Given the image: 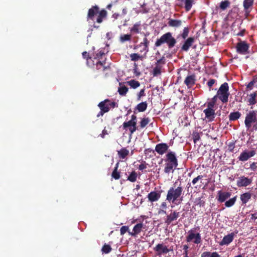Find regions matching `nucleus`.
Listing matches in <instances>:
<instances>
[{
  "label": "nucleus",
  "mask_w": 257,
  "mask_h": 257,
  "mask_svg": "<svg viewBox=\"0 0 257 257\" xmlns=\"http://www.w3.org/2000/svg\"><path fill=\"white\" fill-rule=\"evenodd\" d=\"M115 106L114 102H111L108 99L100 102L98 104L101 111V114L103 115L104 113L108 112L110 108H114Z\"/></svg>",
  "instance_id": "nucleus-8"
},
{
  "label": "nucleus",
  "mask_w": 257,
  "mask_h": 257,
  "mask_svg": "<svg viewBox=\"0 0 257 257\" xmlns=\"http://www.w3.org/2000/svg\"><path fill=\"white\" fill-rule=\"evenodd\" d=\"M102 66V63L100 62H99L98 63H97L96 64V67L98 69H100V66Z\"/></svg>",
  "instance_id": "nucleus-63"
},
{
  "label": "nucleus",
  "mask_w": 257,
  "mask_h": 257,
  "mask_svg": "<svg viewBox=\"0 0 257 257\" xmlns=\"http://www.w3.org/2000/svg\"><path fill=\"white\" fill-rule=\"evenodd\" d=\"M251 197V194L249 192H245L240 195V198L242 204H246Z\"/></svg>",
  "instance_id": "nucleus-25"
},
{
  "label": "nucleus",
  "mask_w": 257,
  "mask_h": 257,
  "mask_svg": "<svg viewBox=\"0 0 257 257\" xmlns=\"http://www.w3.org/2000/svg\"><path fill=\"white\" fill-rule=\"evenodd\" d=\"M102 19H103V18H102L101 17H100L99 16H98L97 19H96V22L98 23H100L102 22Z\"/></svg>",
  "instance_id": "nucleus-62"
},
{
  "label": "nucleus",
  "mask_w": 257,
  "mask_h": 257,
  "mask_svg": "<svg viewBox=\"0 0 257 257\" xmlns=\"http://www.w3.org/2000/svg\"><path fill=\"white\" fill-rule=\"evenodd\" d=\"M194 4V0H185L184 2L185 9L186 11H189L191 9L193 4Z\"/></svg>",
  "instance_id": "nucleus-33"
},
{
  "label": "nucleus",
  "mask_w": 257,
  "mask_h": 257,
  "mask_svg": "<svg viewBox=\"0 0 257 257\" xmlns=\"http://www.w3.org/2000/svg\"><path fill=\"white\" fill-rule=\"evenodd\" d=\"M108 132L107 131V130H106L105 129H104L102 132V133L100 135V136H101V137H102V138H104L105 136L106 135H108Z\"/></svg>",
  "instance_id": "nucleus-56"
},
{
  "label": "nucleus",
  "mask_w": 257,
  "mask_h": 257,
  "mask_svg": "<svg viewBox=\"0 0 257 257\" xmlns=\"http://www.w3.org/2000/svg\"><path fill=\"white\" fill-rule=\"evenodd\" d=\"M255 154V151L254 150L250 151L245 150L240 154L238 159L240 161L244 162L248 160L251 157L254 156Z\"/></svg>",
  "instance_id": "nucleus-11"
},
{
  "label": "nucleus",
  "mask_w": 257,
  "mask_h": 257,
  "mask_svg": "<svg viewBox=\"0 0 257 257\" xmlns=\"http://www.w3.org/2000/svg\"><path fill=\"white\" fill-rule=\"evenodd\" d=\"M137 116L133 114L131 116V119L128 121H125L122 124L123 129L128 130L130 135L133 134L137 130Z\"/></svg>",
  "instance_id": "nucleus-6"
},
{
  "label": "nucleus",
  "mask_w": 257,
  "mask_h": 257,
  "mask_svg": "<svg viewBox=\"0 0 257 257\" xmlns=\"http://www.w3.org/2000/svg\"><path fill=\"white\" fill-rule=\"evenodd\" d=\"M162 61V59L157 61L156 66L153 70V74L154 76H156L161 74L162 68V65L161 64Z\"/></svg>",
  "instance_id": "nucleus-21"
},
{
  "label": "nucleus",
  "mask_w": 257,
  "mask_h": 257,
  "mask_svg": "<svg viewBox=\"0 0 257 257\" xmlns=\"http://www.w3.org/2000/svg\"><path fill=\"white\" fill-rule=\"evenodd\" d=\"M230 5V3L228 1L221 2L220 4V8L222 10H225Z\"/></svg>",
  "instance_id": "nucleus-41"
},
{
  "label": "nucleus",
  "mask_w": 257,
  "mask_h": 257,
  "mask_svg": "<svg viewBox=\"0 0 257 257\" xmlns=\"http://www.w3.org/2000/svg\"><path fill=\"white\" fill-rule=\"evenodd\" d=\"M249 45L245 41H240L236 46V52L240 54L245 55L248 53Z\"/></svg>",
  "instance_id": "nucleus-9"
},
{
  "label": "nucleus",
  "mask_w": 257,
  "mask_h": 257,
  "mask_svg": "<svg viewBox=\"0 0 257 257\" xmlns=\"http://www.w3.org/2000/svg\"><path fill=\"white\" fill-rule=\"evenodd\" d=\"M168 148L169 146L167 144L160 143L156 146L155 151L158 154L163 155L167 152Z\"/></svg>",
  "instance_id": "nucleus-13"
},
{
  "label": "nucleus",
  "mask_w": 257,
  "mask_h": 257,
  "mask_svg": "<svg viewBox=\"0 0 257 257\" xmlns=\"http://www.w3.org/2000/svg\"><path fill=\"white\" fill-rule=\"evenodd\" d=\"M241 116V113L238 111L231 112L229 115V120L234 121L238 119Z\"/></svg>",
  "instance_id": "nucleus-29"
},
{
  "label": "nucleus",
  "mask_w": 257,
  "mask_h": 257,
  "mask_svg": "<svg viewBox=\"0 0 257 257\" xmlns=\"http://www.w3.org/2000/svg\"><path fill=\"white\" fill-rule=\"evenodd\" d=\"M164 161L165 162L164 172L166 174L173 173L178 165L175 153L172 151L168 152Z\"/></svg>",
  "instance_id": "nucleus-2"
},
{
  "label": "nucleus",
  "mask_w": 257,
  "mask_h": 257,
  "mask_svg": "<svg viewBox=\"0 0 257 257\" xmlns=\"http://www.w3.org/2000/svg\"><path fill=\"white\" fill-rule=\"evenodd\" d=\"M236 199H237V196H235L234 197L230 199L228 201H226L225 202V206L227 207H231L232 206H233L235 202H236Z\"/></svg>",
  "instance_id": "nucleus-34"
},
{
  "label": "nucleus",
  "mask_w": 257,
  "mask_h": 257,
  "mask_svg": "<svg viewBox=\"0 0 257 257\" xmlns=\"http://www.w3.org/2000/svg\"><path fill=\"white\" fill-rule=\"evenodd\" d=\"M234 235V233H231L224 236L222 240L219 243V244L221 246L228 245L233 241Z\"/></svg>",
  "instance_id": "nucleus-14"
},
{
  "label": "nucleus",
  "mask_w": 257,
  "mask_h": 257,
  "mask_svg": "<svg viewBox=\"0 0 257 257\" xmlns=\"http://www.w3.org/2000/svg\"><path fill=\"white\" fill-rule=\"evenodd\" d=\"M158 213L159 214H166V210L165 209H161L160 208L159 211H158Z\"/></svg>",
  "instance_id": "nucleus-59"
},
{
  "label": "nucleus",
  "mask_w": 257,
  "mask_h": 257,
  "mask_svg": "<svg viewBox=\"0 0 257 257\" xmlns=\"http://www.w3.org/2000/svg\"><path fill=\"white\" fill-rule=\"evenodd\" d=\"M188 246L187 245H184L183 246V249L184 250L183 254L185 257H189L188 255Z\"/></svg>",
  "instance_id": "nucleus-53"
},
{
  "label": "nucleus",
  "mask_w": 257,
  "mask_h": 257,
  "mask_svg": "<svg viewBox=\"0 0 257 257\" xmlns=\"http://www.w3.org/2000/svg\"><path fill=\"white\" fill-rule=\"evenodd\" d=\"M200 136L198 133H194L193 134V139L194 142L196 143L198 141L200 140Z\"/></svg>",
  "instance_id": "nucleus-46"
},
{
  "label": "nucleus",
  "mask_w": 257,
  "mask_h": 257,
  "mask_svg": "<svg viewBox=\"0 0 257 257\" xmlns=\"http://www.w3.org/2000/svg\"><path fill=\"white\" fill-rule=\"evenodd\" d=\"M203 112L205 114V118L208 121H212L215 117V109H205Z\"/></svg>",
  "instance_id": "nucleus-17"
},
{
  "label": "nucleus",
  "mask_w": 257,
  "mask_h": 257,
  "mask_svg": "<svg viewBox=\"0 0 257 257\" xmlns=\"http://www.w3.org/2000/svg\"><path fill=\"white\" fill-rule=\"evenodd\" d=\"M253 3V0H244L243 2V7L245 11V13L247 14H249V11H248V9L251 7Z\"/></svg>",
  "instance_id": "nucleus-28"
},
{
  "label": "nucleus",
  "mask_w": 257,
  "mask_h": 257,
  "mask_svg": "<svg viewBox=\"0 0 257 257\" xmlns=\"http://www.w3.org/2000/svg\"><path fill=\"white\" fill-rule=\"evenodd\" d=\"M127 231H128V227L126 226H123L120 228V232L121 235H123L124 233H125Z\"/></svg>",
  "instance_id": "nucleus-45"
},
{
  "label": "nucleus",
  "mask_w": 257,
  "mask_h": 257,
  "mask_svg": "<svg viewBox=\"0 0 257 257\" xmlns=\"http://www.w3.org/2000/svg\"><path fill=\"white\" fill-rule=\"evenodd\" d=\"M160 197V193L157 191H152L148 195L149 201L152 202L158 201Z\"/></svg>",
  "instance_id": "nucleus-19"
},
{
  "label": "nucleus",
  "mask_w": 257,
  "mask_h": 257,
  "mask_svg": "<svg viewBox=\"0 0 257 257\" xmlns=\"http://www.w3.org/2000/svg\"><path fill=\"white\" fill-rule=\"evenodd\" d=\"M131 39V35L129 34L122 35L120 36L119 40L121 43L125 41H130Z\"/></svg>",
  "instance_id": "nucleus-37"
},
{
  "label": "nucleus",
  "mask_w": 257,
  "mask_h": 257,
  "mask_svg": "<svg viewBox=\"0 0 257 257\" xmlns=\"http://www.w3.org/2000/svg\"><path fill=\"white\" fill-rule=\"evenodd\" d=\"M218 98L222 103H226L228 100V97L230 95L229 92L228 84L224 82L221 85L217 92Z\"/></svg>",
  "instance_id": "nucleus-5"
},
{
  "label": "nucleus",
  "mask_w": 257,
  "mask_h": 257,
  "mask_svg": "<svg viewBox=\"0 0 257 257\" xmlns=\"http://www.w3.org/2000/svg\"><path fill=\"white\" fill-rule=\"evenodd\" d=\"M244 123L247 129L250 128L252 125L255 130L257 129V111H249L246 115Z\"/></svg>",
  "instance_id": "nucleus-4"
},
{
  "label": "nucleus",
  "mask_w": 257,
  "mask_h": 257,
  "mask_svg": "<svg viewBox=\"0 0 257 257\" xmlns=\"http://www.w3.org/2000/svg\"><path fill=\"white\" fill-rule=\"evenodd\" d=\"M149 42L147 38H145L143 39V41L141 42L137 47H142L143 46V49L141 50V52H145V53H147L149 51L148 49V45H149ZM136 48V47L135 48V49Z\"/></svg>",
  "instance_id": "nucleus-24"
},
{
  "label": "nucleus",
  "mask_w": 257,
  "mask_h": 257,
  "mask_svg": "<svg viewBox=\"0 0 257 257\" xmlns=\"http://www.w3.org/2000/svg\"><path fill=\"white\" fill-rule=\"evenodd\" d=\"M165 43L167 45L169 48H172L175 45L176 40L170 32H167L163 34L159 39H157L155 45L156 47H159Z\"/></svg>",
  "instance_id": "nucleus-3"
},
{
  "label": "nucleus",
  "mask_w": 257,
  "mask_h": 257,
  "mask_svg": "<svg viewBox=\"0 0 257 257\" xmlns=\"http://www.w3.org/2000/svg\"><path fill=\"white\" fill-rule=\"evenodd\" d=\"M82 55L84 58H86L88 55V54L86 52H84L82 53Z\"/></svg>",
  "instance_id": "nucleus-64"
},
{
  "label": "nucleus",
  "mask_w": 257,
  "mask_h": 257,
  "mask_svg": "<svg viewBox=\"0 0 257 257\" xmlns=\"http://www.w3.org/2000/svg\"><path fill=\"white\" fill-rule=\"evenodd\" d=\"M147 164L145 162H144L139 165L138 168L140 170L143 171L147 168Z\"/></svg>",
  "instance_id": "nucleus-49"
},
{
  "label": "nucleus",
  "mask_w": 257,
  "mask_h": 257,
  "mask_svg": "<svg viewBox=\"0 0 257 257\" xmlns=\"http://www.w3.org/2000/svg\"><path fill=\"white\" fill-rule=\"evenodd\" d=\"M252 182L251 179L246 177L244 176H240L237 180V185L239 187H246L250 185Z\"/></svg>",
  "instance_id": "nucleus-12"
},
{
  "label": "nucleus",
  "mask_w": 257,
  "mask_h": 257,
  "mask_svg": "<svg viewBox=\"0 0 257 257\" xmlns=\"http://www.w3.org/2000/svg\"><path fill=\"white\" fill-rule=\"evenodd\" d=\"M217 98H218L217 94L215 95L210 101L213 102L215 104Z\"/></svg>",
  "instance_id": "nucleus-60"
},
{
  "label": "nucleus",
  "mask_w": 257,
  "mask_h": 257,
  "mask_svg": "<svg viewBox=\"0 0 257 257\" xmlns=\"http://www.w3.org/2000/svg\"><path fill=\"white\" fill-rule=\"evenodd\" d=\"M210 255H211L210 252L204 251L201 254V257H210Z\"/></svg>",
  "instance_id": "nucleus-55"
},
{
  "label": "nucleus",
  "mask_w": 257,
  "mask_h": 257,
  "mask_svg": "<svg viewBox=\"0 0 257 257\" xmlns=\"http://www.w3.org/2000/svg\"><path fill=\"white\" fill-rule=\"evenodd\" d=\"M195 78L194 75L188 76L185 79L184 83L188 88L191 87L195 83Z\"/></svg>",
  "instance_id": "nucleus-22"
},
{
  "label": "nucleus",
  "mask_w": 257,
  "mask_h": 257,
  "mask_svg": "<svg viewBox=\"0 0 257 257\" xmlns=\"http://www.w3.org/2000/svg\"><path fill=\"white\" fill-rule=\"evenodd\" d=\"M179 216V212L174 211L167 216L165 222L167 224H170L172 221L176 220Z\"/></svg>",
  "instance_id": "nucleus-18"
},
{
  "label": "nucleus",
  "mask_w": 257,
  "mask_h": 257,
  "mask_svg": "<svg viewBox=\"0 0 257 257\" xmlns=\"http://www.w3.org/2000/svg\"><path fill=\"white\" fill-rule=\"evenodd\" d=\"M167 207V203L165 202H163L161 203V206H160L161 209L166 210Z\"/></svg>",
  "instance_id": "nucleus-57"
},
{
  "label": "nucleus",
  "mask_w": 257,
  "mask_h": 257,
  "mask_svg": "<svg viewBox=\"0 0 257 257\" xmlns=\"http://www.w3.org/2000/svg\"><path fill=\"white\" fill-rule=\"evenodd\" d=\"M183 188L180 185L177 187H171L167 192L166 200L176 205L181 204L183 201L182 196Z\"/></svg>",
  "instance_id": "nucleus-1"
},
{
  "label": "nucleus",
  "mask_w": 257,
  "mask_h": 257,
  "mask_svg": "<svg viewBox=\"0 0 257 257\" xmlns=\"http://www.w3.org/2000/svg\"><path fill=\"white\" fill-rule=\"evenodd\" d=\"M203 178V176L202 175H199L197 177L194 178L192 181V183L193 185H195L197 183V182L200 180H201Z\"/></svg>",
  "instance_id": "nucleus-48"
},
{
  "label": "nucleus",
  "mask_w": 257,
  "mask_h": 257,
  "mask_svg": "<svg viewBox=\"0 0 257 257\" xmlns=\"http://www.w3.org/2000/svg\"><path fill=\"white\" fill-rule=\"evenodd\" d=\"M111 249H112V248H111L110 245H109L108 244H105L103 246L101 250L103 253H108L111 251Z\"/></svg>",
  "instance_id": "nucleus-42"
},
{
  "label": "nucleus",
  "mask_w": 257,
  "mask_h": 257,
  "mask_svg": "<svg viewBox=\"0 0 257 257\" xmlns=\"http://www.w3.org/2000/svg\"><path fill=\"white\" fill-rule=\"evenodd\" d=\"M186 240L187 242L199 244L201 242V235L199 233L197 232L195 229H192L188 231Z\"/></svg>",
  "instance_id": "nucleus-7"
},
{
  "label": "nucleus",
  "mask_w": 257,
  "mask_h": 257,
  "mask_svg": "<svg viewBox=\"0 0 257 257\" xmlns=\"http://www.w3.org/2000/svg\"><path fill=\"white\" fill-rule=\"evenodd\" d=\"M141 30V24L140 22L135 24L131 28L130 31L133 34H139Z\"/></svg>",
  "instance_id": "nucleus-27"
},
{
  "label": "nucleus",
  "mask_w": 257,
  "mask_h": 257,
  "mask_svg": "<svg viewBox=\"0 0 257 257\" xmlns=\"http://www.w3.org/2000/svg\"><path fill=\"white\" fill-rule=\"evenodd\" d=\"M128 150L125 149H122L120 151H118V155L119 158L121 159H124L128 155Z\"/></svg>",
  "instance_id": "nucleus-32"
},
{
  "label": "nucleus",
  "mask_w": 257,
  "mask_h": 257,
  "mask_svg": "<svg viewBox=\"0 0 257 257\" xmlns=\"http://www.w3.org/2000/svg\"><path fill=\"white\" fill-rule=\"evenodd\" d=\"M128 91L127 88L125 86H122L118 88V91L121 95H125Z\"/></svg>",
  "instance_id": "nucleus-40"
},
{
  "label": "nucleus",
  "mask_w": 257,
  "mask_h": 257,
  "mask_svg": "<svg viewBox=\"0 0 257 257\" xmlns=\"http://www.w3.org/2000/svg\"><path fill=\"white\" fill-rule=\"evenodd\" d=\"M215 81H216L215 80L213 79H210L208 81L207 84V86L209 87L210 89L213 86V85L215 83Z\"/></svg>",
  "instance_id": "nucleus-51"
},
{
  "label": "nucleus",
  "mask_w": 257,
  "mask_h": 257,
  "mask_svg": "<svg viewBox=\"0 0 257 257\" xmlns=\"http://www.w3.org/2000/svg\"><path fill=\"white\" fill-rule=\"evenodd\" d=\"M130 58L131 60L133 61H137L139 59L142 60L143 59V57L142 56H141L137 53H133L131 54Z\"/></svg>",
  "instance_id": "nucleus-36"
},
{
  "label": "nucleus",
  "mask_w": 257,
  "mask_h": 257,
  "mask_svg": "<svg viewBox=\"0 0 257 257\" xmlns=\"http://www.w3.org/2000/svg\"><path fill=\"white\" fill-rule=\"evenodd\" d=\"M147 108V103L146 102H142L140 103L136 106V109L139 112H143L146 110Z\"/></svg>",
  "instance_id": "nucleus-30"
},
{
  "label": "nucleus",
  "mask_w": 257,
  "mask_h": 257,
  "mask_svg": "<svg viewBox=\"0 0 257 257\" xmlns=\"http://www.w3.org/2000/svg\"><path fill=\"white\" fill-rule=\"evenodd\" d=\"M154 250L156 252V254L159 256L164 254H166L170 251L167 246L163 243L158 244L154 247Z\"/></svg>",
  "instance_id": "nucleus-10"
},
{
  "label": "nucleus",
  "mask_w": 257,
  "mask_h": 257,
  "mask_svg": "<svg viewBox=\"0 0 257 257\" xmlns=\"http://www.w3.org/2000/svg\"><path fill=\"white\" fill-rule=\"evenodd\" d=\"M128 83L131 87L135 89L138 87L140 85V82L135 80H131L128 82Z\"/></svg>",
  "instance_id": "nucleus-38"
},
{
  "label": "nucleus",
  "mask_w": 257,
  "mask_h": 257,
  "mask_svg": "<svg viewBox=\"0 0 257 257\" xmlns=\"http://www.w3.org/2000/svg\"><path fill=\"white\" fill-rule=\"evenodd\" d=\"M150 122V119L148 117H144L141 119L140 122V127L141 128L145 127Z\"/></svg>",
  "instance_id": "nucleus-39"
},
{
  "label": "nucleus",
  "mask_w": 257,
  "mask_h": 257,
  "mask_svg": "<svg viewBox=\"0 0 257 257\" xmlns=\"http://www.w3.org/2000/svg\"><path fill=\"white\" fill-rule=\"evenodd\" d=\"M145 90L144 89H142L140 90L139 94H138V99L139 100H140L141 99V98L142 96H145Z\"/></svg>",
  "instance_id": "nucleus-54"
},
{
  "label": "nucleus",
  "mask_w": 257,
  "mask_h": 257,
  "mask_svg": "<svg viewBox=\"0 0 257 257\" xmlns=\"http://www.w3.org/2000/svg\"><path fill=\"white\" fill-rule=\"evenodd\" d=\"M230 196L231 193L229 192L219 191L217 193V200L220 202H223L229 198Z\"/></svg>",
  "instance_id": "nucleus-15"
},
{
  "label": "nucleus",
  "mask_w": 257,
  "mask_h": 257,
  "mask_svg": "<svg viewBox=\"0 0 257 257\" xmlns=\"http://www.w3.org/2000/svg\"><path fill=\"white\" fill-rule=\"evenodd\" d=\"M117 167L115 168L114 170L113 171L112 173V176L115 179H118L120 178L119 173L117 171Z\"/></svg>",
  "instance_id": "nucleus-44"
},
{
  "label": "nucleus",
  "mask_w": 257,
  "mask_h": 257,
  "mask_svg": "<svg viewBox=\"0 0 257 257\" xmlns=\"http://www.w3.org/2000/svg\"><path fill=\"white\" fill-rule=\"evenodd\" d=\"M137 174L135 171H133L127 177V180L132 182H134L137 180Z\"/></svg>",
  "instance_id": "nucleus-35"
},
{
  "label": "nucleus",
  "mask_w": 257,
  "mask_h": 257,
  "mask_svg": "<svg viewBox=\"0 0 257 257\" xmlns=\"http://www.w3.org/2000/svg\"><path fill=\"white\" fill-rule=\"evenodd\" d=\"M210 257H220V255L217 252H211Z\"/></svg>",
  "instance_id": "nucleus-58"
},
{
  "label": "nucleus",
  "mask_w": 257,
  "mask_h": 257,
  "mask_svg": "<svg viewBox=\"0 0 257 257\" xmlns=\"http://www.w3.org/2000/svg\"><path fill=\"white\" fill-rule=\"evenodd\" d=\"M97 14H98V16H99L100 17L104 18L106 16V12L105 10H102L99 12H98V13H97Z\"/></svg>",
  "instance_id": "nucleus-52"
},
{
  "label": "nucleus",
  "mask_w": 257,
  "mask_h": 257,
  "mask_svg": "<svg viewBox=\"0 0 257 257\" xmlns=\"http://www.w3.org/2000/svg\"><path fill=\"white\" fill-rule=\"evenodd\" d=\"M256 94L255 92H253L249 95L248 102H249V105H253L256 103Z\"/></svg>",
  "instance_id": "nucleus-31"
},
{
  "label": "nucleus",
  "mask_w": 257,
  "mask_h": 257,
  "mask_svg": "<svg viewBox=\"0 0 257 257\" xmlns=\"http://www.w3.org/2000/svg\"><path fill=\"white\" fill-rule=\"evenodd\" d=\"M253 81H251L247 85V88H249L250 89H252V87L253 85Z\"/></svg>",
  "instance_id": "nucleus-61"
},
{
  "label": "nucleus",
  "mask_w": 257,
  "mask_h": 257,
  "mask_svg": "<svg viewBox=\"0 0 257 257\" xmlns=\"http://www.w3.org/2000/svg\"><path fill=\"white\" fill-rule=\"evenodd\" d=\"M144 228V225L142 223L137 224L133 228L132 232H128L129 234L134 236H136L140 233Z\"/></svg>",
  "instance_id": "nucleus-20"
},
{
  "label": "nucleus",
  "mask_w": 257,
  "mask_h": 257,
  "mask_svg": "<svg viewBox=\"0 0 257 257\" xmlns=\"http://www.w3.org/2000/svg\"><path fill=\"white\" fill-rule=\"evenodd\" d=\"M188 33H189L188 28L187 27L184 28V29H183V33L181 34L182 38L184 39H185L187 37V36L188 35Z\"/></svg>",
  "instance_id": "nucleus-43"
},
{
  "label": "nucleus",
  "mask_w": 257,
  "mask_h": 257,
  "mask_svg": "<svg viewBox=\"0 0 257 257\" xmlns=\"http://www.w3.org/2000/svg\"><path fill=\"white\" fill-rule=\"evenodd\" d=\"M168 26L171 27H179L182 25V21L179 20L169 19L168 22Z\"/></svg>",
  "instance_id": "nucleus-23"
},
{
  "label": "nucleus",
  "mask_w": 257,
  "mask_h": 257,
  "mask_svg": "<svg viewBox=\"0 0 257 257\" xmlns=\"http://www.w3.org/2000/svg\"><path fill=\"white\" fill-rule=\"evenodd\" d=\"M98 13V8L97 7H94L90 9L88 14V19L93 20L94 16L97 15Z\"/></svg>",
  "instance_id": "nucleus-26"
},
{
  "label": "nucleus",
  "mask_w": 257,
  "mask_h": 257,
  "mask_svg": "<svg viewBox=\"0 0 257 257\" xmlns=\"http://www.w3.org/2000/svg\"><path fill=\"white\" fill-rule=\"evenodd\" d=\"M215 103L213 102L210 101L207 103V109H214Z\"/></svg>",
  "instance_id": "nucleus-47"
},
{
  "label": "nucleus",
  "mask_w": 257,
  "mask_h": 257,
  "mask_svg": "<svg viewBox=\"0 0 257 257\" xmlns=\"http://www.w3.org/2000/svg\"><path fill=\"white\" fill-rule=\"evenodd\" d=\"M194 40L195 39L193 37L188 38L181 47V50L186 52L188 51L190 47L194 42Z\"/></svg>",
  "instance_id": "nucleus-16"
},
{
  "label": "nucleus",
  "mask_w": 257,
  "mask_h": 257,
  "mask_svg": "<svg viewBox=\"0 0 257 257\" xmlns=\"http://www.w3.org/2000/svg\"><path fill=\"white\" fill-rule=\"evenodd\" d=\"M250 169L252 171L257 170V162H253L250 165Z\"/></svg>",
  "instance_id": "nucleus-50"
}]
</instances>
